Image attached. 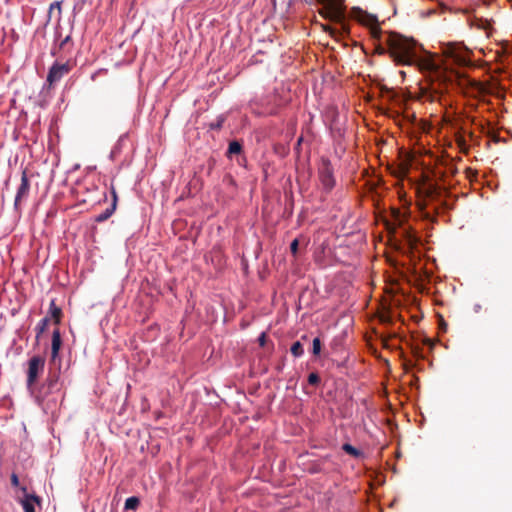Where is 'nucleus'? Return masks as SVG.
I'll return each instance as SVG.
<instances>
[{
  "label": "nucleus",
  "instance_id": "1",
  "mask_svg": "<svg viewBox=\"0 0 512 512\" xmlns=\"http://www.w3.org/2000/svg\"><path fill=\"white\" fill-rule=\"evenodd\" d=\"M361 22L370 27L371 37L379 41L376 48L379 54L389 53L398 64L416 65L430 79L431 91L428 98L431 101L441 99L448 85L453 82V74L448 71L445 63L436 59L434 54L425 51L413 39L396 32L387 33L383 39L377 18L373 15L366 14Z\"/></svg>",
  "mask_w": 512,
  "mask_h": 512
},
{
  "label": "nucleus",
  "instance_id": "2",
  "mask_svg": "<svg viewBox=\"0 0 512 512\" xmlns=\"http://www.w3.org/2000/svg\"><path fill=\"white\" fill-rule=\"evenodd\" d=\"M444 56L459 66H466L470 63L469 50L458 43H446L442 47Z\"/></svg>",
  "mask_w": 512,
  "mask_h": 512
},
{
  "label": "nucleus",
  "instance_id": "3",
  "mask_svg": "<svg viewBox=\"0 0 512 512\" xmlns=\"http://www.w3.org/2000/svg\"><path fill=\"white\" fill-rule=\"evenodd\" d=\"M73 68V62L71 60H67L64 63H60L55 61L53 65L49 68L46 82L50 87L56 85L60 80L66 76Z\"/></svg>",
  "mask_w": 512,
  "mask_h": 512
},
{
  "label": "nucleus",
  "instance_id": "4",
  "mask_svg": "<svg viewBox=\"0 0 512 512\" xmlns=\"http://www.w3.org/2000/svg\"><path fill=\"white\" fill-rule=\"evenodd\" d=\"M45 358L40 355H34L28 361L27 369V387L32 390L40 374L44 371Z\"/></svg>",
  "mask_w": 512,
  "mask_h": 512
},
{
  "label": "nucleus",
  "instance_id": "5",
  "mask_svg": "<svg viewBox=\"0 0 512 512\" xmlns=\"http://www.w3.org/2000/svg\"><path fill=\"white\" fill-rule=\"evenodd\" d=\"M59 389V372L50 371L45 383L39 389L38 393L35 395V398L37 402L41 404L48 394L53 393L54 391H58Z\"/></svg>",
  "mask_w": 512,
  "mask_h": 512
},
{
  "label": "nucleus",
  "instance_id": "6",
  "mask_svg": "<svg viewBox=\"0 0 512 512\" xmlns=\"http://www.w3.org/2000/svg\"><path fill=\"white\" fill-rule=\"evenodd\" d=\"M319 178L323 188L329 192L335 185V179L333 175V167L331 161L328 158H322L319 167Z\"/></svg>",
  "mask_w": 512,
  "mask_h": 512
},
{
  "label": "nucleus",
  "instance_id": "7",
  "mask_svg": "<svg viewBox=\"0 0 512 512\" xmlns=\"http://www.w3.org/2000/svg\"><path fill=\"white\" fill-rule=\"evenodd\" d=\"M29 190H30V181H29V178L27 176V171H26V169H24L22 171V175H21V183H20V186L17 189V193H16L15 200H14V208H15V210H19L20 209V202L23 199H26L28 197Z\"/></svg>",
  "mask_w": 512,
  "mask_h": 512
},
{
  "label": "nucleus",
  "instance_id": "8",
  "mask_svg": "<svg viewBox=\"0 0 512 512\" xmlns=\"http://www.w3.org/2000/svg\"><path fill=\"white\" fill-rule=\"evenodd\" d=\"M111 195H112V202H111V204L103 212H101L100 214H98L95 217V221L96 222L101 223V222L106 221L115 212L116 206H117L118 197H117L116 190H115V188L113 186H111Z\"/></svg>",
  "mask_w": 512,
  "mask_h": 512
},
{
  "label": "nucleus",
  "instance_id": "9",
  "mask_svg": "<svg viewBox=\"0 0 512 512\" xmlns=\"http://www.w3.org/2000/svg\"><path fill=\"white\" fill-rule=\"evenodd\" d=\"M62 346V339L59 329H55L52 333L51 341V362L55 363L58 358L59 351Z\"/></svg>",
  "mask_w": 512,
  "mask_h": 512
},
{
  "label": "nucleus",
  "instance_id": "10",
  "mask_svg": "<svg viewBox=\"0 0 512 512\" xmlns=\"http://www.w3.org/2000/svg\"><path fill=\"white\" fill-rule=\"evenodd\" d=\"M23 492H26V488L22 487ZM34 502H39V498L35 495H29L25 493L24 499L21 501L24 512H36Z\"/></svg>",
  "mask_w": 512,
  "mask_h": 512
},
{
  "label": "nucleus",
  "instance_id": "11",
  "mask_svg": "<svg viewBox=\"0 0 512 512\" xmlns=\"http://www.w3.org/2000/svg\"><path fill=\"white\" fill-rule=\"evenodd\" d=\"M54 9H57V11H58V22H59L61 19V14H62V1H54L50 4L48 13H47L45 26H47L50 23Z\"/></svg>",
  "mask_w": 512,
  "mask_h": 512
},
{
  "label": "nucleus",
  "instance_id": "12",
  "mask_svg": "<svg viewBox=\"0 0 512 512\" xmlns=\"http://www.w3.org/2000/svg\"><path fill=\"white\" fill-rule=\"evenodd\" d=\"M241 152H242V144L239 141L234 140L229 143L226 155H227V157H232L233 155H238Z\"/></svg>",
  "mask_w": 512,
  "mask_h": 512
},
{
  "label": "nucleus",
  "instance_id": "13",
  "mask_svg": "<svg viewBox=\"0 0 512 512\" xmlns=\"http://www.w3.org/2000/svg\"><path fill=\"white\" fill-rule=\"evenodd\" d=\"M342 450L355 458H360L363 456V452L361 450L355 448L353 445L349 443H344L342 445Z\"/></svg>",
  "mask_w": 512,
  "mask_h": 512
},
{
  "label": "nucleus",
  "instance_id": "14",
  "mask_svg": "<svg viewBox=\"0 0 512 512\" xmlns=\"http://www.w3.org/2000/svg\"><path fill=\"white\" fill-rule=\"evenodd\" d=\"M49 314L51 315V317L55 320V322L58 324L60 322V317H61V314H62V311L61 309L55 304V301L52 300L50 302V307H49Z\"/></svg>",
  "mask_w": 512,
  "mask_h": 512
},
{
  "label": "nucleus",
  "instance_id": "15",
  "mask_svg": "<svg viewBox=\"0 0 512 512\" xmlns=\"http://www.w3.org/2000/svg\"><path fill=\"white\" fill-rule=\"evenodd\" d=\"M290 351L295 358H300L304 355V348L300 341L294 342L290 348Z\"/></svg>",
  "mask_w": 512,
  "mask_h": 512
},
{
  "label": "nucleus",
  "instance_id": "16",
  "mask_svg": "<svg viewBox=\"0 0 512 512\" xmlns=\"http://www.w3.org/2000/svg\"><path fill=\"white\" fill-rule=\"evenodd\" d=\"M140 500L136 496H131L126 499L124 508L126 510H136L139 507Z\"/></svg>",
  "mask_w": 512,
  "mask_h": 512
},
{
  "label": "nucleus",
  "instance_id": "17",
  "mask_svg": "<svg viewBox=\"0 0 512 512\" xmlns=\"http://www.w3.org/2000/svg\"><path fill=\"white\" fill-rule=\"evenodd\" d=\"M124 138H125V135L121 136L118 141L115 143V145L113 146L111 152H110V159L111 160H114L117 155L120 154L121 150H122V142L124 141Z\"/></svg>",
  "mask_w": 512,
  "mask_h": 512
},
{
  "label": "nucleus",
  "instance_id": "18",
  "mask_svg": "<svg viewBox=\"0 0 512 512\" xmlns=\"http://www.w3.org/2000/svg\"><path fill=\"white\" fill-rule=\"evenodd\" d=\"M49 324V318L48 317H44L42 318L38 324L36 325L35 327V330H36V337L39 338L40 335L46 330L47 326Z\"/></svg>",
  "mask_w": 512,
  "mask_h": 512
},
{
  "label": "nucleus",
  "instance_id": "19",
  "mask_svg": "<svg viewBox=\"0 0 512 512\" xmlns=\"http://www.w3.org/2000/svg\"><path fill=\"white\" fill-rule=\"evenodd\" d=\"M226 120V116L221 114L217 116L216 120L209 124L211 130H220Z\"/></svg>",
  "mask_w": 512,
  "mask_h": 512
},
{
  "label": "nucleus",
  "instance_id": "20",
  "mask_svg": "<svg viewBox=\"0 0 512 512\" xmlns=\"http://www.w3.org/2000/svg\"><path fill=\"white\" fill-rule=\"evenodd\" d=\"M321 348H322L321 340L318 337L314 338L313 342H312V350H311L312 354L314 356H318L321 352Z\"/></svg>",
  "mask_w": 512,
  "mask_h": 512
},
{
  "label": "nucleus",
  "instance_id": "21",
  "mask_svg": "<svg viewBox=\"0 0 512 512\" xmlns=\"http://www.w3.org/2000/svg\"><path fill=\"white\" fill-rule=\"evenodd\" d=\"M308 384L311 386H318L321 382L320 376L316 372H312L307 378Z\"/></svg>",
  "mask_w": 512,
  "mask_h": 512
},
{
  "label": "nucleus",
  "instance_id": "22",
  "mask_svg": "<svg viewBox=\"0 0 512 512\" xmlns=\"http://www.w3.org/2000/svg\"><path fill=\"white\" fill-rule=\"evenodd\" d=\"M406 239L409 244L414 245L418 242V237L414 231L406 230L405 231Z\"/></svg>",
  "mask_w": 512,
  "mask_h": 512
},
{
  "label": "nucleus",
  "instance_id": "23",
  "mask_svg": "<svg viewBox=\"0 0 512 512\" xmlns=\"http://www.w3.org/2000/svg\"><path fill=\"white\" fill-rule=\"evenodd\" d=\"M299 241L298 239H294L290 244V251L295 256L298 253Z\"/></svg>",
  "mask_w": 512,
  "mask_h": 512
},
{
  "label": "nucleus",
  "instance_id": "24",
  "mask_svg": "<svg viewBox=\"0 0 512 512\" xmlns=\"http://www.w3.org/2000/svg\"><path fill=\"white\" fill-rule=\"evenodd\" d=\"M471 87L476 90L477 92H481L483 90L482 85L474 80H468Z\"/></svg>",
  "mask_w": 512,
  "mask_h": 512
},
{
  "label": "nucleus",
  "instance_id": "25",
  "mask_svg": "<svg viewBox=\"0 0 512 512\" xmlns=\"http://www.w3.org/2000/svg\"><path fill=\"white\" fill-rule=\"evenodd\" d=\"M71 40V36L67 35L59 44V48L63 49Z\"/></svg>",
  "mask_w": 512,
  "mask_h": 512
},
{
  "label": "nucleus",
  "instance_id": "26",
  "mask_svg": "<svg viewBox=\"0 0 512 512\" xmlns=\"http://www.w3.org/2000/svg\"><path fill=\"white\" fill-rule=\"evenodd\" d=\"M11 484L14 487H18L19 486V478H18V476L15 473H13L11 475Z\"/></svg>",
  "mask_w": 512,
  "mask_h": 512
},
{
  "label": "nucleus",
  "instance_id": "27",
  "mask_svg": "<svg viewBox=\"0 0 512 512\" xmlns=\"http://www.w3.org/2000/svg\"><path fill=\"white\" fill-rule=\"evenodd\" d=\"M422 214H423V217L428 219V220H432L433 219V214L430 211H427L426 208L422 209Z\"/></svg>",
  "mask_w": 512,
  "mask_h": 512
},
{
  "label": "nucleus",
  "instance_id": "28",
  "mask_svg": "<svg viewBox=\"0 0 512 512\" xmlns=\"http://www.w3.org/2000/svg\"><path fill=\"white\" fill-rule=\"evenodd\" d=\"M258 342H259L260 346L265 345V343H266V334L265 333H261V335L258 338Z\"/></svg>",
  "mask_w": 512,
  "mask_h": 512
},
{
  "label": "nucleus",
  "instance_id": "29",
  "mask_svg": "<svg viewBox=\"0 0 512 512\" xmlns=\"http://www.w3.org/2000/svg\"><path fill=\"white\" fill-rule=\"evenodd\" d=\"M438 196V192L436 191V188H431L429 191V197L433 201Z\"/></svg>",
  "mask_w": 512,
  "mask_h": 512
},
{
  "label": "nucleus",
  "instance_id": "30",
  "mask_svg": "<svg viewBox=\"0 0 512 512\" xmlns=\"http://www.w3.org/2000/svg\"><path fill=\"white\" fill-rule=\"evenodd\" d=\"M480 310H481V305H480V304H475V305H474V311H475V313H478Z\"/></svg>",
  "mask_w": 512,
  "mask_h": 512
},
{
  "label": "nucleus",
  "instance_id": "31",
  "mask_svg": "<svg viewBox=\"0 0 512 512\" xmlns=\"http://www.w3.org/2000/svg\"><path fill=\"white\" fill-rule=\"evenodd\" d=\"M51 54H52L53 56H56V54H57L56 49H52Z\"/></svg>",
  "mask_w": 512,
  "mask_h": 512
}]
</instances>
